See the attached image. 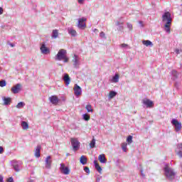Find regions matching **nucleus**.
<instances>
[{
    "label": "nucleus",
    "instance_id": "obj_47",
    "mask_svg": "<svg viewBox=\"0 0 182 182\" xmlns=\"http://www.w3.org/2000/svg\"><path fill=\"white\" fill-rule=\"evenodd\" d=\"M94 32H95V33H99V30L95 29V30H94Z\"/></svg>",
    "mask_w": 182,
    "mask_h": 182
},
{
    "label": "nucleus",
    "instance_id": "obj_31",
    "mask_svg": "<svg viewBox=\"0 0 182 182\" xmlns=\"http://www.w3.org/2000/svg\"><path fill=\"white\" fill-rule=\"evenodd\" d=\"M122 149L123 151H127V143H122Z\"/></svg>",
    "mask_w": 182,
    "mask_h": 182
},
{
    "label": "nucleus",
    "instance_id": "obj_13",
    "mask_svg": "<svg viewBox=\"0 0 182 182\" xmlns=\"http://www.w3.org/2000/svg\"><path fill=\"white\" fill-rule=\"evenodd\" d=\"M74 93L75 96H80V95H82V88H80V86L77 85V84L75 85Z\"/></svg>",
    "mask_w": 182,
    "mask_h": 182
},
{
    "label": "nucleus",
    "instance_id": "obj_6",
    "mask_svg": "<svg viewBox=\"0 0 182 182\" xmlns=\"http://www.w3.org/2000/svg\"><path fill=\"white\" fill-rule=\"evenodd\" d=\"M60 170L61 173L65 176L70 174V169H69V167L65 166V164H60Z\"/></svg>",
    "mask_w": 182,
    "mask_h": 182
},
{
    "label": "nucleus",
    "instance_id": "obj_10",
    "mask_svg": "<svg viewBox=\"0 0 182 182\" xmlns=\"http://www.w3.org/2000/svg\"><path fill=\"white\" fill-rule=\"evenodd\" d=\"M176 154L182 159V144H178L175 149Z\"/></svg>",
    "mask_w": 182,
    "mask_h": 182
},
{
    "label": "nucleus",
    "instance_id": "obj_51",
    "mask_svg": "<svg viewBox=\"0 0 182 182\" xmlns=\"http://www.w3.org/2000/svg\"><path fill=\"white\" fill-rule=\"evenodd\" d=\"M10 46H11V48H14V46H15V45L11 43V44H10Z\"/></svg>",
    "mask_w": 182,
    "mask_h": 182
},
{
    "label": "nucleus",
    "instance_id": "obj_49",
    "mask_svg": "<svg viewBox=\"0 0 182 182\" xmlns=\"http://www.w3.org/2000/svg\"><path fill=\"white\" fill-rule=\"evenodd\" d=\"M121 23H120V22H119V21H117V23H116V26H119V25H120Z\"/></svg>",
    "mask_w": 182,
    "mask_h": 182
},
{
    "label": "nucleus",
    "instance_id": "obj_53",
    "mask_svg": "<svg viewBox=\"0 0 182 182\" xmlns=\"http://www.w3.org/2000/svg\"><path fill=\"white\" fill-rule=\"evenodd\" d=\"M0 182H4V181H0Z\"/></svg>",
    "mask_w": 182,
    "mask_h": 182
},
{
    "label": "nucleus",
    "instance_id": "obj_1",
    "mask_svg": "<svg viewBox=\"0 0 182 182\" xmlns=\"http://www.w3.org/2000/svg\"><path fill=\"white\" fill-rule=\"evenodd\" d=\"M171 14L167 11L162 15V22L164 23V31L166 33H170L171 28Z\"/></svg>",
    "mask_w": 182,
    "mask_h": 182
},
{
    "label": "nucleus",
    "instance_id": "obj_22",
    "mask_svg": "<svg viewBox=\"0 0 182 182\" xmlns=\"http://www.w3.org/2000/svg\"><path fill=\"white\" fill-rule=\"evenodd\" d=\"M80 162L81 163V164H86L87 163V159L86 158V156H82L80 158Z\"/></svg>",
    "mask_w": 182,
    "mask_h": 182
},
{
    "label": "nucleus",
    "instance_id": "obj_50",
    "mask_svg": "<svg viewBox=\"0 0 182 182\" xmlns=\"http://www.w3.org/2000/svg\"><path fill=\"white\" fill-rule=\"evenodd\" d=\"M141 26H143V21H139Z\"/></svg>",
    "mask_w": 182,
    "mask_h": 182
},
{
    "label": "nucleus",
    "instance_id": "obj_30",
    "mask_svg": "<svg viewBox=\"0 0 182 182\" xmlns=\"http://www.w3.org/2000/svg\"><path fill=\"white\" fill-rule=\"evenodd\" d=\"M127 141L128 144H132V143H133V136L129 135L127 139Z\"/></svg>",
    "mask_w": 182,
    "mask_h": 182
},
{
    "label": "nucleus",
    "instance_id": "obj_41",
    "mask_svg": "<svg viewBox=\"0 0 182 182\" xmlns=\"http://www.w3.org/2000/svg\"><path fill=\"white\" fill-rule=\"evenodd\" d=\"M120 48H129V45L126 44V43H122L120 45Z\"/></svg>",
    "mask_w": 182,
    "mask_h": 182
},
{
    "label": "nucleus",
    "instance_id": "obj_2",
    "mask_svg": "<svg viewBox=\"0 0 182 182\" xmlns=\"http://www.w3.org/2000/svg\"><path fill=\"white\" fill-rule=\"evenodd\" d=\"M68 52L65 49L59 50L56 55L55 60H63L65 63L69 62V58H68Z\"/></svg>",
    "mask_w": 182,
    "mask_h": 182
},
{
    "label": "nucleus",
    "instance_id": "obj_32",
    "mask_svg": "<svg viewBox=\"0 0 182 182\" xmlns=\"http://www.w3.org/2000/svg\"><path fill=\"white\" fill-rule=\"evenodd\" d=\"M83 119L86 122H88V120H90V115H89L87 114H83Z\"/></svg>",
    "mask_w": 182,
    "mask_h": 182
},
{
    "label": "nucleus",
    "instance_id": "obj_38",
    "mask_svg": "<svg viewBox=\"0 0 182 182\" xmlns=\"http://www.w3.org/2000/svg\"><path fill=\"white\" fill-rule=\"evenodd\" d=\"M84 171H85V173H87L88 174L90 173V170L89 169V167H87V166H85L84 168Z\"/></svg>",
    "mask_w": 182,
    "mask_h": 182
},
{
    "label": "nucleus",
    "instance_id": "obj_20",
    "mask_svg": "<svg viewBox=\"0 0 182 182\" xmlns=\"http://www.w3.org/2000/svg\"><path fill=\"white\" fill-rule=\"evenodd\" d=\"M98 160L103 164H105V163H107V159H106V156H105V154L100 155L98 156Z\"/></svg>",
    "mask_w": 182,
    "mask_h": 182
},
{
    "label": "nucleus",
    "instance_id": "obj_37",
    "mask_svg": "<svg viewBox=\"0 0 182 182\" xmlns=\"http://www.w3.org/2000/svg\"><path fill=\"white\" fill-rule=\"evenodd\" d=\"M100 38H102L103 39H106V35L105 34V32H103V31L100 33Z\"/></svg>",
    "mask_w": 182,
    "mask_h": 182
},
{
    "label": "nucleus",
    "instance_id": "obj_35",
    "mask_svg": "<svg viewBox=\"0 0 182 182\" xmlns=\"http://www.w3.org/2000/svg\"><path fill=\"white\" fill-rule=\"evenodd\" d=\"M127 28H129V31H133V25H132V23H127Z\"/></svg>",
    "mask_w": 182,
    "mask_h": 182
},
{
    "label": "nucleus",
    "instance_id": "obj_42",
    "mask_svg": "<svg viewBox=\"0 0 182 182\" xmlns=\"http://www.w3.org/2000/svg\"><path fill=\"white\" fill-rule=\"evenodd\" d=\"M8 182H14V178L12 177H10L7 179Z\"/></svg>",
    "mask_w": 182,
    "mask_h": 182
},
{
    "label": "nucleus",
    "instance_id": "obj_15",
    "mask_svg": "<svg viewBox=\"0 0 182 182\" xmlns=\"http://www.w3.org/2000/svg\"><path fill=\"white\" fill-rule=\"evenodd\" d=\"M41 149H42V146L41 145L37 146L36 148L34 156L37 159H39V157H41Z\"/></svg>",
    "mask_w": 182,
    "mask_h": 182
},
{
    "label": "nucleus",
    "instance_id": "obj_34",
    "mask_svg": "<svg viewBox=\"0 0 182 182\" xmlns=\"http://www.w3.org/2000/svg\"><path fill=\"white\" fill-rule=\"evenodd\" d=\"M86 110L89 112H92V105H88L85 107Z\"/></svg>",
    "mask_w": 182,
    "mask_h": 182
},
{
    "label": "nucleus",
    "instance_id": "obj_8",
    "mask_svg": "<svg viewBox=\"0 0 182 182\" xmlns=\"http://www.w3.org/2000/svg\"><path fill=\"white\" fill-rule=\"evenodd\" d=\"M46 168L50 169L52 168V158L50 156H48L45 160Z\"/></svg>",
    "mask_w": 182,
    "mask_h": 182
},
{
    "label": "nucleus",
    "instance_id": "obj_4",
    "mask_svg": "<svg viewBox=\"0 0 182 182\" xmlns=\"http://www.w3.org/2000/svg\"><path fill=\"white\" fill-rule=\"evenodd\" d=\"M70 142L74 151H77L80 149V142L77 140V138H71Z\"/></svg>",
    "mask_w": 182,
    "mask_h": 182
},
{
    "label": "nucleus",
    "instance_id": "obj_36",
    "mask_svg": "<svg viewBox=\"0 0 182 182\" xmlns=\"http://www.w3.org/2000/svg\"><path fill=\"white\" fill-rule=\"evenodd\" d=\"M94 147H96V140H95V139H92V149H94Z\"/></svg>",
    "mask_w": 182,
    "mask_h": 182
},
{
    "label": "nucleus",
    "instance_id": "obj_29",
    "mask_svg": "<svg viewBox=\"0 0 182 182\" xmlns=\"http://www.w3.org/2000/svg\"><path fill=\"white\" fill-rule=\"evenodd\" d=\"M23 106H25V104L23 102H20L17 104V105L16 106V107L17 109H22V107H23Z\"/></svg>",
    "mask_w": 182,
    "mask_h": 182
},
{
    "label": "nucleus",
    "instance_id": "obj_14",
    "mask_svg": "<svg viewBox=\"0 0 182 182\" xmlns=\"http://www.w3.org/2000/svg\"><path fill=\"white\" fill-rule=\"evenodd\" d=\"M142 103H144V105H146V107H153V106H154V103H153V101L145 98L142 100Z\"/></svg>",
    "mask_w": 182,
    "mask_h": 182
},
{
    "label": "nucleus",
    "instance_id": "obj_39",
    "mask_svg": "<svg viewBox=\"0 0 182 182\" xmlns=\"http://www.w3.org/2000/svg\"><path fill=\"white\" fill-rule=\"evenodd\" d=\"M182 52L181 50L178 49V48H176L175 49V53L176 55H180V53Z\"/></svg>",
    "mask_w": 182,
    "mask_h": 182
},
{
    "label": "nucleus",
    "instance_id": "obj_21",
    "mask_svg": "<svg viewBox=\"0 0 182 182\" xmlns=\"http://www.w3.org/2000/svg\"><path fill=\"white\" fill-rule=\"evenodd\" d=\"M171 75L173 76V80H176V79H178V73H177V70H173L171 71Z\"/></svg>",
    "mask_w": 182,
    "mask_h": 182
},
{
    "label": "nucleus",
    "instance_id": "obj_44",
    "mask_svg": "<svg viewBox=\"0 0 182 182\" xmlns=\"http://www.w3.org/2000/svg\"><path fill=\"white\" fill-rule=\"evenodd\" d=\"M2 153H4V148L0 146V154H2Z\"/></svg>",
    "mask_w": 182,
    "mask_h": 182
},
{
    "label": "nucleus",
    "instance_id": "obj_9",
    "mask_svg": "<svg viewBox=\"0 0 182 182\" xmlns=\"http://www.w3.org/2000/svg\"><path fill=\"white\" fill-rule=\"evenodd\" d=\"M40 50L41 53H43V55H48L50 53V50L48 47H46V45L45 44L41 45Z\"/></svg>",
    "mask_w": 182,
    "mask_h": 182
},
{
    "label": "nucleus",
    "instance_id": "obj_7",
    "mask_svg": "<svg viewBox=\"0 0 182 182\" xmlns=\"http://www.w3.org/2000/svg\"><path fill=\"white\" fill-rule=\"evenodd\" d=\"M86 18L82 17L78 20L77 26L80 29H85L86 28Z\"/></svg>",
    "mask_w": 182,
    "mask_h": 182
},
{
    "label": "nucleus",
    "instance_id": "obj_11",
    "mask_svg": "<svg viewBox=\"0 0 182 182\" xmlns=\"http://www.w3.org/2000/svg\"><path fill=\"white\" fill-rule=\"evenodd\" d=\"M21 87H22V85L16 84L15 86H14L11 88L12 93H14V95H16V93H18V92H21Z\"/></svg>",
    "mask_w": 182,
    "mask_h": 182
},
{
    "label": "nucleus",
    "instance_id": "obj_24",
    "mask_svg": "<svg viewBox=\"0 0 182 182\" xmlns=\"http://www.w3.org/2000/svg\"><path fill=\"white\" fill-rule=\"evenodd\" d=\"M119 74H115V75L111 80V82H112V83H117L119 82Z\"/></svg>",
    "mask_w": 182,
    "mask_h": 182
},
{
    "label": "nucleus",
    "instance_id": "obj_46",
    "mask_svg": "<svg viewBox=\"0 0 182 182\" xmlns=\"http://www.w3.org/2000/svg\"><path fill=\"white\" fill-rule=\"evenodd\" d=\"M141 176H142V177H144V173H143V169H141Z\"/></svg>",
    "mask_w": 182,
    "mask_h": 182
},
{
    "label": "nucleus",
    "instance_id": "obj_18",
    "mask_svg": "<svg viewBox=\"0 0 182 182\" xmlns=\"http://www.w3.org/2000/svg\"><path fill=\"white\" fill-rule=\"evenodd\" d=\"M63 80L66 85V86L70 85V77L68 74H65L63 77Z\"/></svg>",
    "mask_w": 182,
    "mask_h": 182
},
{
    "label": "nucleus",
    "instance_id": "obj_28",
    "mask_svg": "<svg viewBox=\"0 0 182 182\" xmlns=\"http://www.w3.org/2000/svg\"><path fill=\"white\" fill-rule=\"evenodd\" d=\"M116 95H117V92H116L114 91L109 92V99H113V97H114L116 96Z\"/></svg>",
    "mask_w": 182,
    "mask_h": 182
},
{
    "label": "nucleus",
    "instance_id": "obj_45",
    "mask_svg": "<svg viewBox=\"0 0 182 182\" xmlns=\"http://www.w3.org/2000/svg\"><path fill=\"white\" fill-rule=\"evenodd\" d=\"M4 14V9L0 7V15H2Z\"/></svg>",
    "mask_w": 182,
    "mask_h": 182
},
{
    "label": "nucleus",
    "instance_id": "obj_33",
    "mask_svg": "<svg viewBox=\"0 0 182 182\" xmlns=\"http://www.w3.org/2000/svg\"><path fill=\"white\" fill-rule=\"evenodd\" d=\"M4 86H6V81H5V80H3L0 81V87H4Z\"/></svg>",
    "mask_w": 182,
    "mask_h": 182
},
{
    "label": "nucleus",
    "instance_id": "obj_52",
    "mask_svg": "<svg viewBox=\"0 0 182 182\" xmlns=\"http://www.w3.org/2000/svg\"><path fill=\"white\" fill-rule=\"evenodd\" d=\"M90 146L92 147V141L90 143Z\"/></svg>",
    "mask_w": 182,
    "mask_h": 182
},
{
    "label": "nucleus",
    "instance_id": "obj_40",
    "mask_svg": "<svg viewBox=\"0 0 182 182\" xmlns=\"http://www.w3.org/2000/svg\"><path fill=\"white\" fill-rule=\"evenodd\" d=\"M14 170H15V171H20V169H19V166H18V165H14Z\"/></svg>",
    "mask_w": 182,
    "mask_h": 182
},
{
    "label": "nucleus",
    "instance_id": "obj_25",
    "mask_svg": "<svg viewBox=\"0 0 182 182\" xmlns=\"http://www.w3.org/2000/svg\"><path fill=\"white\" fill-rule=\"evenodd\" d=\"M21 126L23 130H28L29 129V124L26 122H22Z\"/></svg>",
    "mask_w": 182,
    "mask_h": 182
},
{
    "label": "nucleus",
    "instance_id": "obj_5",
    "mask_svg": "<svg viewBox=\"0 0 182 182\" xmlns=\"http://www.w3.org/2000/svg\"><path fill=\"white\" fill-rule=\"evenodd\" d=\"M171 124L175 127V132H181V122H178L177 119H172Z\"/></svg>",
    "mask_w": 182,
    "mask_h": 182
},
{
    "label": "nucleus",
    "instance_id": "obj_43",
    "mask_svg": "<svg viewBox=\"0 0 182 182\" xmlns=\"http://www.w3.org/2000/svg\"><path fill=\"white\" fill-rule=\"evenodd\" d=\"M78 4H82L85 2V0H77Z\"/></svg>",
    "mask_w": 182,
    "mask_h": 182
},
{
    "label": "nucleus",
    "instance_id": "obj_23",
    "mask_svg": "<svg viewBox=\"0 0 182 182\" xmlns=\"http://www.w3.org/2000/svg\"><path fill=\"white\" fill-rule=\"evenodd\" d=\"M142 43L143 45H144L145 46H153V43L149 40H144L142 41Z\"/></svg>",
    "mask_w": 182,
    "mask_h": 182
},
{
    "label": "nucleus",
    "instance_id": "obj_12",
    "mask_svg": "<svg viewBox=\"0 0 182 182\" xmlns=\"http://www.w3.org/2000/svg\"><path fill=\"white\" fill-rule=\"evenodd\" d=\"M49 100L52 105H55V106L59 103V98L56 95H52L50 97Z\"/></svg>",
    "mask_w": 182,
    "mask_h": 182
},
{
    "label": "nucleus",
    "instance_id": "obj_48",
    "mask_svg": "<svg viewBox=\"0 0 182 182\" xmlns=\"http://www.w3.org/2000/svg\"><path fill=\"white\" fill-rule=\"evenodd\" d=\"M0 181H4V177L0 176Z\"/></svg>",
    "mask_w": 182,
    "mask_h": 182
},
{
    "label": "nucleus",
    "instance_id": "obj_3",
    "mask_svg": "<svg viewBox=\"0 0 182 182\" xmlns=\"http://www.w3.org/2000/svg\"><path fill=\"white\" fill-rule=\"evenodd\" d=\"M164 173L166 177L168 180H173V178L176 177V172H174V170H173V168L168 166H166L164 168Z\"/></svg>",
    "mask_w": 182,
    "mask_h": 182
},
{
    "label": "nucleus",
    "instance_id": "obj_27",
    "mask_svg": "<svg viewBox=\"0 0 182 182\" xmlns=\"http://www.w3.org/2000/svg\"><path fill=\"white\" fill-rule=\"evenodd\" d=\"M68 33H70V35H71V36H76V35H77L76 30L72 28L68 30Z\"/></svg>",
    "mask_w": 182,
    "mask_h": 182
},
{
    "label": "nucleus",
    "instance_id": "obj_17",
    "mask_svg": "<svg viewBox=\"0 0 182 182\" xmlns=\"http://www.w3.org/2000/svg\"><path fill=\"white\" fill-rule=\"evenodd\" d=\"M3 102H4V105H5L6 106H8V105H11V103L12 102V98H11L9 97H4Z\"/></svg>",
    "mask_w": 182,
    "mask_h": 182
},
{
    "label": "nucleus",
    "instance_id": "obj_26",
    "mask_svg": "<svg viewBox=\"0 0 182 182\" xmlns=\"http://www.w3.org/2000/svg\"><path fill=\"white\" fill-rule=\"evenodd\" d=\"M59 36V31L58 30H53V35H52V38H53L54 39H56V38H58Z\"/></svg>",
    "mask_w": 182,
    "mask_h": 182
},
{
    "label": "nucleus",
    "instance_id": "obj_19",
    "mask_svg": "<svg viewBox=\"0 0 182 182\" xmlns=\"http://www.w3.org/2000/svg\"><path fill=\"white\" fill-rule=\"evenodd\" d=\"M94 164L97 171H98L100 174H102V166L99 165V163H97V161H94Z\"/></svg>",
    "mask_w": 182,
    "mask_h": 182
},
{
    "label": "nucleus",
    "instance_id": "obj_16",
    "mask_svg": "<svg viewBox=\"0 0 182 182\" xmlns=\"http://www.w3.org/2000/svg\"><path fill=\"white\" fill-rule=\"evenodd\" d=\"M73 62L75 68H77V66H79V56L74 55Z\"/></svg>",
    "mask_w": 182,
    "mask_h": 182
}]
</instances>
